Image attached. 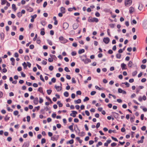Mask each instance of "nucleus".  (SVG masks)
<instances>
[{
  "mask_svg": "<svg viewBox=\"0 0 147 147\" xmlns=\"http://www.w3.org/2000/svg\"><path fill=\"white\" fill-rule=\"evenodd\" d=\"M143 27L144 29H147V21H144L143 23Z\"/></svg>",
  "mask_w": 147,
  "mask_h": 147,
  "instance_id": "f8f14e48",
  "label": "nucleus"
},
{
  "mask_svg": "<svg viewBox=\"0 0 147 147\" xmlns=\"http://www.w3.org/2000/svg\"><path fill=\"white\" fill-rule=\"evenodd\" d=\"M134 118L135 116H134L130 117V121L131 122L133 123L134 121Z\"/></svg>",
  "mask_w": 147,
  "mask_h": 147,
  "instance_id": "f704fd0d",
  "label": "nucleus"
},
{
  "mask_svg": "<svg viewBox=\"0 0 147 147\" xmlns=\"http://www.w3.org/2000/svg\"><path fill=\"white\" fill-rule=\"evenodd\" d=\"M37 16V15L36 14H34L33 16H31V18L30 20V21L32 22H33L34 21V19L36 18Z\"/></svg>",
  "mask_w": 147,
  "mask_h": 147,
  "instance_id": "4468645a",
  "label": "nucleus"
},
{
  "mask_svg": "<svg viewBox=\"0 0 147 147\" xmlns=\"http://www.w3.org/2000/svg\"><path fill=\"white\" fill-rule=\"evenodd\" d=\"M45 109H42L40 110V113L42 114H44L45 113Z\"/></svg>",
  "mask_w": 147,
  "mask_h": 147,
  "instance_id": "de8ad7c7",
  "label": "nucleus"
},
{
  "mask_svg": "<svg viewBox=\"0 0 147 147\" xmlns=\"http://www.w3.org/2000/svg\"><path fill=\"white\" fill-rule=\"evenodd\" d=\"M46 140L45 138H42L41 140V143L42 144L45 143Z\"/></svg>",
  "mask_w": 147,
  "mask_h": 147,
  "instance_id": "a18cd8bd",
  "label": "nucleus"
},
{
  "mask_svg": "<svg viewBox=\"0 0 147 147\" xmlns=\"http://www.w3.org/2000/svg\"><path fill=\"white\" fill-rule=\"evenodd\" d=\"M59 40L61 43L64 44L67 42L68 40L64 38L63 36H61L59 37Z\"/></svg>",
  "mask_w": 147,
  "mask_h": 147,
  "instance_id": "f03ea898",
  "label": "nucleus"
},
{
  "mask_svg": "<svg viewBox=\"0 0 147 147\" xmlns=\"http://www.w3.org/2000/svg\"><path fill=\"white\" fill-rule=\"evenodd\" d=\"M64 95L65 97H67L69 96V93L67 92H65L64 93Z\"/></svg>",
  "mask_w": 147,
  "mask_h": 147,
  "instance_id": "72a5a7b5",
  "label": "nucleus"
},
{
  "mask_svg": "<svg viewBox=\"0 0 147 147\" xmlns=\"http://www.w3.org/2000/svg\"><path fill=\"white\" fill-rule=\"evenodd\" d=\"M85 114L87 116H89L90 113H89V112L88 111H87V110L85 111Z\"/></svg>",
  "mask_w": 147,
  "mask_h": 147,
  "instance_id": "052dcab7",
  "label": "nucleus"
},
{
  "mask_svg": "<svg viewBox=\"0 0 147 147\" xmlns=\"http://www.w3.org/2000/svg\"><path fill=\"white\" fill-rule=\"evenodd\" d=\"M29 145V142L27 141L25 142L22 147H28Z\"/></svg>",
  "mask_w": 147,
  "mask_h": 147,
  "instance_id": "ddd939ff",
  "label": "nucleus"
},
{
  "mask_svg": "<svg viewBox=\"0 0 147 147\" xmlns=\"http://www.w3.org/2000/svg\"><path fill=\"white\" fill-rule=\"evenodd\" d=\"M48 43L50 45H52V41L48 39L47 40Z\"/></svg>",
  "mask_w": 147,
  "mask_h": 147,
  "instance_id": "58836bf2",
  "label": "nucleus"
},
{
  "mask_svg": "<svg viewBox=\"0 0 147 147\" xmlns=\"http://www.w3.org/2000/svg\"><path fill=\"white\" fill-rule=\"evenodd\" d=\"M47 4V2L46 1H45L43 4V7L45 8L46 7Z\"/></svg>",
  "mask_w": 147,
  "mask_h": 147,
  "instance_id": "4d7b16f0",
  "label": "nucleus"
},
{
  "mask_svg": "<svg viewBox=\"0 0 147 147\" xmlns=\"http://www.w3.org/2000/svg\"><path fill=\"white\" fill-rule=\"evenodd\" d=\"M141 67L142 69H144L146 68V65H142L141 66Z\"/></svg>",
  "mask_w": 147,
  "mask_h": 147,
  "instance_id": "864d4df0",
  "label": "nucleus"
},
{
  "mask_svg": "<svg viewBox=\"0 0 147 147\" xmlns=\"http://www.w3.org/2000/svg\"><path fill=\"white\" fill-rule=\"evenodd\" d=\"M102 145V143L101 142H99L98 144H96V147H98L99 146H101Z\"/></svg>",
  "mask_w": 147,
  "mask_h": 147,
  "instance_id": "4c0bfd02",
  "label": "nucleus"
},
{
  "mask_svg": "<svg viewBox=\"0 0 147 147\" xmlns=\"http://www.w3.org/2000/svg\"><path fill=\"white\" fill-rule=\"evenodd\" d=\"M112 113L114 117L116 119L117 121H119L118 119L119 118V115L118 113L115 112H112Z\"/></svg>",
  "mask_w": 147,
  "mask_h": 147,
  "instance_id": "7ed1b4c3",
  "label": "nucleus"
},
{
  "mask_svg": "<svg viewBox=\"0 0 147 147\" xmlns=\"http://www.w3.org/2000/svg\"><path fill=\"white\" fill-rule=\"evenodd\" d=\"M40 108V107L39 106L34 107V108L32 110V111L33 112H35L36 109H37V111Z\"/></svg>",
  "mask_w": 147,
  "mask_h": 147,
  "instance_id": "412c9836",
  "label": "nucleus"
},
{
  "mask_svg": "<svg viewBox=\"0 0 147 147\" xmlns=\"http://www.w3.org/2000/svg\"><path fill=\"white\" fill-rule=\"evenodd\" d=\"M78 24L77 23H74L73 25V28L74 30L76 29L78 27Z\"/></svg>",
  "mask_w": 147,
  "mask_h": 147,
  "instance_id": "9b49d317",
  "label": "nucleus"
},
{
  "mask_svg": "<svg viewBox=\"0 0 147 147\" xmlns=\"http://www.w3.org/2000/svg\"><path fill=\"white\" fill-rule=\"evenodd\" d=\"M95 15L97 17H99L100 16V13L98 11L96 12Z\"/></svg>",
  "mask_w": 147,
  "mask_h": 147,
  "instance_id": "bf43d9fd",
  "label": "nucleus"
},
{
  "mask_svg": "<svg viewBox=\"0 0 147 147\" xmlns=\"http://www.w3.org/2000/svg\"><path fill=\"white\" fill-rule=\"evenodd\" d=\"M22 16V14L20 12H19L17 13V16L18 18H20Z\"/></svg>",
  "mask_w": 147,
  "mask_h": 147,
  "instance_id": "c9c22d12",
  "label": "nucleus"
},
{
  "mask_svg": "<svg viewBox=\"0 0 147 147\" xmlns=\"http://www.w3.org/2000/svg\"><path fill=\"white\" fill-rule=\"evenodd\" d=\"M81 59L82 61L84 62V63L85 64H87L88 63H90L91 62V60L88 58H86V59H84L81 58Z\"/></svg>",
  "mask_w": 147,
  "mask_h": 147,
  "instance_id": "20e7f679",
  "label": "nucleus"
},
{
  "mask_svg": "<svg viewBox=\"0 0 147 147\" xmlns=\"http://www.w3.org/2000/svg\"><path fill=\"white\" fill-rule=\"evenodd\" d=\"M22 65L24 69H26L27 66V65L25 62H24V63H22Z\"/></svg>",
  "mask_w": 147,
  "mask_h": 147,
  "instance_id": "ea45409f",
  "label": "nucleus"
},
{
  "mask_svg": "<svg viewBox=\"0 0 147 147\" xmlns=\"http://www.w3.org/2000/svg\"><path fill=\"white\" fill-rule=\"evenodd\" d=\"M12 9L14 10V11H15L17 9L16 8V5L15 4H12Z\"/></svg>",
  "mask_w": 147,
  "mask_h": 147,
  "instance_id": "c85d7f7f",
  "label": "nucleus"
},
{
  "mask_svg": "<svg viewBox=\"0 0 147 147\" xmlns=\"http://www.w3.org/2000/svg\"><path fill=\"white\" fill-rule=\"evenodd\" d=\"M63 26L64 29L66 30L69 27V24L67 22H64L63 24Z\"/></svg>",
  "mask_w": 147,
  "mask_h": 147,
  "instance_id": "423d86ee",
  "label": "nucleus"
},
{
  "mask_svg": "<svg viewBox=\"0 0 147 147\" xmlns=\"http://www.w3.org/2000/svg\"><path fill=\"white\" fill-rule=\"evenodd\" d=\"M121 66L122 70H125L127 69L126 65L123 63L121 64Z\"/></svg>",
  "mask_w": 147,
  "mask_h": 147,
  "instance_id": "1a4fd4ad",
  "label": "nucleus"
},
{
  "mask_svg": "<svg viewBox=\"0 0 147 147\" xmlns=\"http://www.w3.org/2000/svg\"><path fill=\"white\" fill-rule=\"evenodd\" d=\"M26 118H27V121L28 122H29L30 121V117L29 116H27L26 117Z\"/></svg>",
  "mask_w": 147,
  "mask_h": 147,
  "instance_id": "09e8293b",
  "label": "nucleus"
},
{
  "mask_svg": "<svg viewBox=\"0 0 147 147\" xmlns=\"http://www.w3.org/2000/svg\"><path fill=\"white\" fill-rule=\"evenodd\" d=\"M88 21L89 22H95L97 23L98 21V20L97 18L90 17L88 18Z\"/></svg>",
  "mask_w": 147,
  "mask_h": 147,
  "instance_id": "f257e3e1",
  "label": "nucleus"
},
{
  "mask_svg": "<svg viewBox=\"0 0 147 147\" xmlns=\"http://www.w3.org/2000/svg\"><path fill=\"white\" fill-rule=\"evenodd\" d=\"M116 57L117 59H120L121 57V55L119 53H117L116 55Z\"/></svg>",
  "mask_w": 147,
  "mask_h": 147,
  "instance_id": "a878e982",
  "label": "nucleus"
},
{
  "mask_svg": "<svg viewBox=\"0 0 147 147\" xmlns=\"http://www.w3.org/2000/svg\"><path fill=\"white\" fill-rule=\"evenodd\" d=\"M72 82L73 83L75 84L76 83V81L75 80V78H72L71 79Z\"/></svg>",
  "mask_w": 147,
  "mask_h": 147,
  "instance_id": "69168bd1",
  "label": "nucleus"
},
{
  "mask_svg": "<svg viewBox=\"0 0 147 147\" xmlns=\"http://www.w3.org/2000/svg\"><path fill=\"white\" fill-rule=\"evenodd\" d=\"M84 52V50L83 49H82L79 50L78 51V53L79 54H81L82 53Z\"/></svg>",
  "mask_w": 147,
  "mask_h": 147,
  "instance_id": "4be33fe9",
  "label": "nucleus"
},
{
  "mask_svg": "<svg viewBox=\"0 0 147 147\" xmlns=\"http://www.w3.org/2000/svg\"><path fill=\"white\" fill-rule=\"evenodd\" d=\"M38 91H39V92H40L41 94H44V93L43 92V90H42V88L41 87H40L39 88L38 90Z\"/></svg>",
  "mask_w": 147,
  "mask_h": 147,
  "instance_id": "a211bd4d",
  "label": "nucleus"
},
{
  "mask_svg": "<svg viewBox=\"0 0 147 147\" xmlns=\"http://www.w3.org/2000/svg\"><path fill=\"white\" fill-rule=\"evenodd\" d=\"M146 127L145 126H143L142 127H141V129L142 130V131H145L146 130Z\"/></svg>",
  "mask_w": 147,
  "mask_h": 147,
  "instance_id": "338daca9",
  "label": "nucleus"
},
{
  "mask_svg": "<svg viewBox=\"0 0 147 147\" xmlns=\"http://www.w3.org/2000/svg\"><path fill=\"white\" fill-rule=\"evenodd\" d=\"M76 52L75 51H73L71 53V55L72 56H75L76 55Z\"/></svg>",
  "mask_w": 147,
  "mask_h": 147,
  "instance_id": "e433bc0d",
  "label": "nucleus"
},
{
  "mask_svg": "<svg viewBox=\"0 0 147 147\" xmlns=\"http://www.w3.org/2000/svg\"><path fill=\"white\" fill-rule=\"evenodd\" d=\"M27 11L30 12H32L33 11V9L31 7H29L27 8Z\"/></svg>",
  "mask_w": 147,
  "mask_h": 147,
  "instance_id": "cd10ccee",
  "label": "nucleus"
},
{
  "mask_svg": "<svg viewBox=\"0 0 147 147\" xmlns=\"http://www.w3.org/2000/svg\"><path fill=\"white\" fill-rule=\"evenodd\" d=\"M137 73V71H134L133 72V73H132V76H136V75Z\"/></svg>",
  "mask_w": 147,
  "mask_h": 147,
  "instance_id": "79ce46f5",
  "label": "nucleus"
},
{
  "mask_svg": "<svg viewBox=\"0 0 147 147\" xmlns=\"http://www.w3.org/2000/svg\"><path fill=\"white\" fill-rule=\"evenodd\" d=\"M55 88L57 90V91L58 92L60 91L62 89L61 86H57L56 85H55Z\"/></svg>",
  "mask_w": 147,
  "mask_h": 147,
  "instance_id": "dca6fc26",
  "label": "nucleus"
},
{
  "mask_svg": "<svg viewBox=\"0 0 147 147\" xmlns=\"http://www.w3.org/2000/svg\"><path fill=\"white\" fill-rule=\"evenodd\" d=\"M69 128L71 130L72 132H73L74 130H73V126L72 125H70L69 127Z\"/></svg>",
  "mask_w": 147,
  "mask_h": 147,
  "instance_id": "3c124183",
  "label": "nucleus"
},
{
  "mask_svg": "<svg viewBox=\"0 0 147 147\" xmlns=\"http://www.w3.org/2000/svg\"><path fill=\"white\" fill-rule=\"evenodd\" d=\"M143 142H144V140H143L141 139L140 140H138L137 142V143L138 144L142 143Z\"/></svg>",
  "mask_w": 147,
  "mask_h": 147,
  "instance_id": "0e129e2a",
  "label": "nucleus"
},
{
  "mask_svg": "<svg viewBox=\"0 0 147 147\" xmlns=\"http://www.w3.org/2000/svg\"><path fill=\"white\" fill-rule=\"evenodd\" d=\"M49 69L51 71L53 69V67L52 65H50L49 66Z\"/></svg>",
  "mask_w": 147,
  "mask_h": 147,
  "instance_id": "8fccbe9b",
  "label": "nucleus"
},
{
  "mask_svg": "<svg viewBox=\"0 0 147 147\" xmlns=\"http://www.w3.org/2000/svg\"><path fill=\"white\" fill-rule=\"evenodd\" d=\"M47 92L48 95H50L51 94L52 90H47Z\"/></svg>",
  "mask_w": 147,
  "mask_h": 147,
  "instance_id": "37998d69",
  "label": "nucleus"
},
{
  "mask_svg": "<svg viewBox=\"0 0 147 147\" xmlns=\"http://www.w3.org/2000/svg\"><path fill=\"white\" fill-rule=\"evenodd\" d=\"M33 102L35 105H37L38 103V97H36L34 99Z\"/></svg>",
  "mask_w": 147,
  "mask_h": 147,
  "instance_id": "2eb2a0df",
  "label": "nucleus"
},
{
  "mask_svg": "<svg viewBox=\"0 0 147 147\" xmlns=\"http://www.w3.org/2000/svg\"><path fill=\"white\" fill-rule=\"evenodd\" d=\"M96 93V92L95 91H92L90 93L91 95L93 96Z\"/></svg>",
  "mask_w": 147,
  "mask_h": 147,
  "instance_id": "774afa93",
  "label": "nucleus"
},
{
  "mask_svg": "<svg viewBox=\"0 0 147 147\" xmlns=\"http://www.w3.org/2000/svg\"><path fill=\"white\" fill-rule=\"evenodd\" d=\"M24 38V36L22 35H20L19 36V39L20 40H22Z\"/></svg>",
  "mask_w": 147,
  "mask_h": 147,
  "instance_id": "6e6d98bb",
  "label": "nucleus"
},
{
  "mask_svg": "<svg viewBox=\"0 0 147 147\" xmlns=\"http://www.w3.org/2000/svg\"><path fill=\"white\" fill-rule=\"evenodd\" d=\"M132 2L131 0H125V5L126 6L127 5H130L131 4Z\"/></svg>",
  "mask_w": 147,
  "mask_h": 147,
  "instance_id": "39448f33",
  "label": "nucleus"
},
{
  "mask_svg": "<svg viewBox=\"0 0 147 147\" xmlns=\"http://www.w3.org/2000/svg\"><path fill=\"white\" fill-rule=\"evenodd\" d=\"M48 61L50 62H52L53 61V58H49L48 59Z\"/></svg>",
  "mask_w": 147,
  "mask_h": 147,
  "instance_id": "680f3d73",
  "label": "nucleus"
},
{
  "mask_svg": "<svg viewBox=\"0 0 147 147\" xmlns=\"http://www.w3.org/2000/svg\"><path fill=\"white\" fill-rule=\"evenodd\" d=\"M110 41L109 38L108 37L104 38L103 39V42L106 44H108Z\"/></svg>",
  "mask_w": 147,
  "mask_h": 147,
  "instance_id": "6e6552de",
  "label": "nucleus"
},
{
  "mask_svg": "<svg viewBox=\"0 0 147 147\" xmlns=\"http://www.w3.org/2000/svg\"><path fill=\"white\" fill-rule=\"evenodd\" d=\"M64 70L67 72H70V71L68 67H65V68Z\"/></svg>",
  "mask_w": 147,
  "mask_h": 147,
  "instance_id": "a19ab883",
  "label": "nucleus"
},
{
  "mask_svg": "<svg viewBox=\"0 0 147 147\" xmlns=\"http://www.w3.org/2000/svg\"><path fill=\"white\" fill-rule=\"evenodd\" d=\"M111 138L113 140H114L115 141H116V142L118 141L117 139L116 138H114V137H113V136H111Z\"/></svg>",
  "mask_w": 147,
  "mask_h": 147,
  "instance_id": "5fc2aeb1",
  "label": "nucleus"
},
{
  "mask_svg": "<svg viewBox=\"0 0 147 147\" xmlns=\"http://www.w3.org/2000/svg\"><path fill=\"white\" fill-rule=\"evenodd\" d=\"M10 61H11V64L13 65H15V60L13 57H11L10 58Z\"/></svg>",
  "mask_w": 147,
  "mask_h": 147,
  "instance_id": "f3484780",
  "label": "nucleus"
},
{
  "mask_svg": "<svg viewBox=\"0 0 147 147\" xmlns=\"http://www.w3.org/2000/svg\"><path fill=\"white\" fill-rule=\"evenodd\" d=\"M122 84L125 85L127 87H128L129 86V84L127 82H124L122 83Z\"/></svg>",
  "mask_w": 147,
  "mask_h": 147,
  "instance_id": "2f4dec72",
  "label": "nucleus"
},
{
  "mask_svg": "<svg viewBox=\"0 0 147 147\" xmlns=\"http://www.w3.org/2000/svg\"><path fill=\"white\" fill-rule=\"evenodd\" d=\"M40 79L43 82H45V80L42 77V75H40Z\"/></svg>",
  "mask_w": 147,
  "mask_h": 147,
  "instance_id": "c03bdc74",
  "label": "nucleus"
},
{
  "mask_svg": "<svg viewBox=\"0 0 147 147\" xmlns=\"http://www.w3.org/2000/svg\"><path fill=\"white\" fill-rule=\"evenodd\" d=\"M89 100V98L87 96L85 97V98L84 99L83 101L84 102H86L87 101Z\"/></svg>",
  "mask_w": 147,
  "mask_h": 147,
  "instance_id": "49530a36",
  "label": "nucleus"
},
{
  "mask_svg": "<svg viewBox=\"0 0 147 147\" xmlns=\"http://www.w3.org/2000/svg\"><path fill=\"white\" fill-rule=\"evenodd\" d=\"M29 48L30 49H32L34 48V46L33 45H30Z\"/></svg>",
  "mask_w": 147,
  "mask_h": 147,
  "instance_id": "e2e57ef3",
  "label": "nucleus"
},
{
  "mask_svg": "<svg viewBox=\"0 0 147 147\" xmlns=\"http://www.w3.org/2000/svg\"><path fill=\"white\" fill-rule=\"evenodd\" d=\"M65 8L63 7H61V11L62 13H65Z\"/></svg>",
  "mask_w": 147,
  "mask_h": 147,
  "instance_id": "b1692460",
  "label": "nucleus"
},
{
  "mask_svg": "<svg viewBox=\"0 0 147 147\" xmlns=\"http://www.w3.org/2000/svg\"><path fill=\"white\" fill-rule=\"evenodd\" d=\"M132 62L131 61H129V62H128L127 64V65L128 67H129V68H131L132 67Z\"/></svg>",
  "mask_w": 147,
  "mask_h": 147,
  "instance_id": "aec40b11",
  "label": "nucleus"
},
{
  "mask_svg": "<svg viewBox=\"0 0 147 147\" xmlns=\"http://www.w3.org/2000/svg\"><path fill=\"white\" fill-rule=\"evenodd\" d=\"M1 4L2 5H3L5 4L6 2L7 1L6 0H1Z\"/></svg>",
  "mask_w": 147,
  "mask_h": 147,
  "instance_id": "473e14b6",
  "label": "nucleus"
},
{
  "mask_svg": "<svg viewBox=\"0 0 147 147\" xmlns=\"http://www.w3.org/2000/svg\"><path fill=\"white\" fill-rule=\"evenodd\" d=\"M74 140L73 139H71L69 141H68L66 143L67 144H72L74 143Z\"/></svg>",
  "mask_w": 147,
  "mask_h": 147,
  "instance_id": "bb28decb",
  "label": "nucleus"
},
{
  "mask_svg": "<svg viewBox=\"0 0 147 147\" xmlns=\"http://www.w3.org/2000/svg\"><path fill=\"white\" fill-rule=\"evenodd\" d=\"M18 114V111H14L13 112L14 115H17Z\"/></svg>",
  "mask_w": 147,
  "mask_h": 147,
  "instance_id": "603ef678",
  "label": "nucleus"
},
{
  "mask_svg": "<svg viewBox=\"0 0 147 147\" xmlns=\"http://www.w3.org/2000/svg\"><path fill=\"white\" fill-rule=\"evenodd\" d=\"M10 117H8V115H6L4 118V120L5 121H7L9 119Z\"/></svg>",
  "mask_w": 147,
  "mask_h": 147,
  "instance_id": "c756f323",
  "label": "nucleus"
},
{
  "mask_svg": "<svg viewBox=\"0 0 147 147\" xmlns=\"http://www.w3.org/2000/svg\"><path fill=\"white\" fill-rule=\"evenodd\" d=\"M72 113L70 114V115L74 117H76V114L77 113V112L76 111H72Z\"/></svg>",
  "mask_w": 147,
  "mask_h": 147,
  "instance_id": "9d476101",
  "label": "nucleus"
},
{
  "mask_svg": "<svg viewBox=\"0 0 147 147\" xmlns=\"http://www.w3.org/2000/svg\"><path fill=\"white\" fill-rule=\"evenodd\" d=\"M81 100L80 99H79L77 100H74V102L76 104H79L81 102Z\"/></svg>",
  "mask_w": 147,
  "mask_h": 147,
  "instance_id": "5701e85b",
  "label": "nucleus"
},
{
  "mask_svg": "<svg viewBox=\"0 0 147 147\" xmlns=\"http://www.w3.org/2000/svg\"><path fill=\"white\" fill-rule=\"evenodd\" d=\"M140 108L141 109H142V110L146 112L147 111V108L145 107H144L143 106H141L140 107Z\"/></svg>",
  "mask_w": 147,
  "mask_h": 147,
  "instance_id": "393cba45",
  "label": "nucleus"
},
{
  "mask_svg": "<svg viewBox=\"0 0 147 147\" xmlns=\"http://www.w3.org/2000/svg\"><path fill=\"white\" fill-rule=\"evenodd\" d=\"M36 66H37V67L38 69H40V70H42L41 67L39 65H38L37 64H36Z\"/></svg>",
  "mask_w": 147,
  "mask_h": 147,
  "instance_id": "13d9d810",
  "label": "nucleus"
},
{
  "mask_svg": "<svg viewBox=\"0 0 147 147\" xmlns=\"http://www.w3.org/2000/svg\"><path fill=\"white\" fill-rule=\"evenodd\" d=\"M134 8L132 7H131L129 8V13L131 14L134 12Z\"/></svg>",
  "mask_w": 147,
  "mask_h": 147,
  "instance_id": "6ab92c4d",
  "label": "nucleus"
},
{
  "mask_svg": "<svg viewBox=\"0 0 147 147\" xmlns=\"http://www.w3.org/2000/svg\"><path fill=\"white\" fill-rule=\"evenodd\" d=\"M143 5L142 4H140L138 7V9L140 10H141L143 8Z\"/></svg>",
  "mask_w": 147,
  "mask_h": 147,
  "instance_id": "7c9ffc66",
  "label": "nucleus"
},
{
  "mask_svg": "<svg viewBox=\"0 0 147 147\" xmlns=\"http://www.w3.org/2000/svg\"><path fill=\"white\" fill-rule=\"evenodd\" d=\"M59 136L54 135L51 138V140L53 141L57 140L59 138Z\"/></svg>",
  "mask_w": 147,
  "mask_h": 147,
  "instance_id": "0eeeda50",
  "label": "nucleus"
}]
</instances>
